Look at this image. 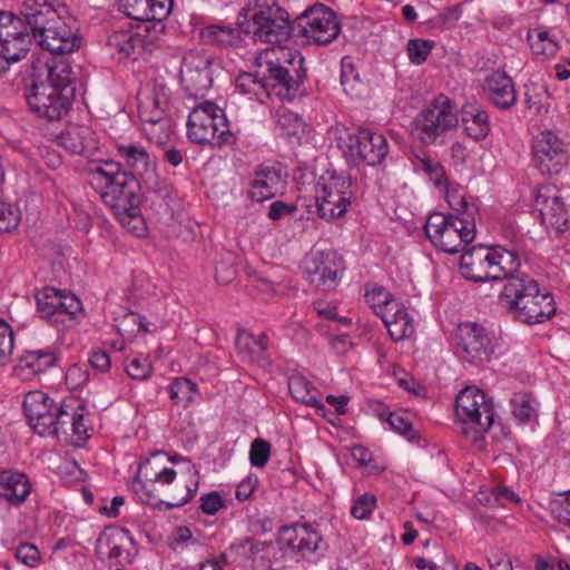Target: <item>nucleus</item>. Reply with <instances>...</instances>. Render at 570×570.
<instances>
[{
    "instance_id": "nucleus-40",
    "label": "nucleus",
    "mask_w": 570,
    "mask_h": 570,
    "mask_svg": "<svg viewBox=\"0 0 570 570\" xmlns=\"http://www.w3.org/2000/svg\"><path fill=\"white\" fill-rule=\"evenodd\" d=\"M235 85L240 94L249 95L261 102L271 96V92L265 87L263 78L258 76L257 69L255 70V73H240L236 78Z\"/></svg>"
},
{
    "instance_id": "nucleus-36",
    "label": "nucleus",
    "mask_w": 570,
    "mask_h": 570,
    "mask_svg": "<svg viewBox=\"0 0 570 570\" xmlns=\"http://www.w3.org/2000/svg\"><path fill=\"white\" fill-rule=\"evenodd\" d=\"M490 248L493 281H500L503 278L510 281L512 277H522V275H514L520 267V257L517 253L508 250L501 246H493Z\"/></svg>"
},
{
    "instance_id": "nucleus-23",
    "label": "nucleus",
    "mask_w": 570,
    "mask_h": 570,
    "mask_svg": "<svg viewBox=\"0 0 570 570\" xmlns=\"http://www.w3.org/2000/svg\"><path fill=\"white\" fill-rule=\"evenodd\" d=\"M490 254L491 248L483 245L465 250L460 259L463 277L476 283L493 281Z\"/></svg>"
},
{
    "instance_id": "nucleus-30",
    "label": "nucleus",
    "mask_w": 570,
    "mask_h": 570,
    "mask_svg": "<svg viewBox=\"0 0 570 570\" xmlns=\"http://www.w3.org/2000/svg\"><path fill=\"white\" fill-rule=\"evenodd\" d=\"M484 89L491 101L501 109H509L517 101L514 83L505 73L495 71L488 76Z\"/></svg>"
},
{
    "instance_id": "nucleus-15",
    "label": "nucleus",
    "mask_w": 570,
    "mask_h": 570,
    "mask_svg": "<svg viewBox=\"0 0 570 570\" xmlns=\"http://www.w3.org/2000/svg\"><path fill=\"white\" fill-rule=\"evenodd\" d=\"M534 204L539 210L541 223L548 229L556 232L557 235L569 229V214L554 184L538 185L534 190Z\"/></svg>"
},
{
    "instance_id": "nucleus-19",
    "label": "nucleus",
    "mask_w": 570,
    "mask_h": 570,
    "mask_svg": "<svg viewBox=\"0 0 570 570\" xmlns=\"http://www.w3.org/2000/svg\"><path fill=\"white\" fill-rule=\"evenodd\" d=\"M347 149L352 158L368 166L380 164L389 153L386 138L368 128H360L350 135Z\"/></svg>"
},
{
    "instance_id": "nucleus-5",
    "label": "nucleus",
    "mask_w": 570,
    "mask_h": 570,
    "mask_svg": "<svg viewBox=\"0 0 570 570\" xmlns=\"http://www.w3.org/2000/svg\"><path fill=\"white\" fill-rule=\"evenodd\" d=\"M237 24L242 31L255 41L271 43L274 47H283L294 36V22H291L286 10L272 4H257L248 16L239 13Z\"/></svg>"
},
{
    "instance_id": "nucleus-7",
    "label": "nucleus",
    "mask_w": 570,
    "mask_h": 570,
    "mask_svg": "<svg viewBox=\"0 0 570 570\" xmlns=\"http://www.w3.org/2000/svg\"><path fill=\"white\" fill-rule=\"evenodd\" d=\"M424 230L435 247L455 254L463 250L475 237L473 210L460 215L433 213L428 217Z\"/></svg>"
},
{
    "instance_id": "nucleus-53",
    "label": "nucleus",
    "mask_w": 570,
    "mask_h": 570,
    "mask_svg": "<svg viewBox=\"0 0 570 570\" xmlns=\"http://www.w3.org/2000/svg\"><path fill=\"white\" fill-rule=\"evenodd\" d=\"M524 95L528 109L533 110L538 115L548 111V108L543 101L547 91L542 86L539 87L534 83L527 85Z\"/></svg>"
},
{
    "instance_id": "nucleus-24",
    "label": "nucleus",
    "mask_w": 570,
    "mask_h": 570,
    "mask_svg": "<svg viewBox=\"0 0 570 570\" xmlns=\"http://www.w3.org/2000/svg\"><path fill=\"white\" fill-rule=\"evenodd\" d=\"M173 6V0H119L120 11L141 22H161L169 16Z\"/></svg>"
},
{
    "instance_id": "nucleus-13",
    "label": "nucleus",
    "mask_w": 570,
    "mask_h": 570,
    "mask_svg": "<svg viewBox=\"0 0 570 570\" xmlns=\"http://www.w3.org/2000/svg\"><path fill=\"white\" fill-rule=\"evenodd\" d=\"M99 188L101 199L121 224L126 223V218L138 220L141 203L139 180H105Z\"/></svg>"
},
{
    "instance_id": "nucleus-50",
    "label": "nucleus",
    "mask_w": 570,
    "mask_h": 570,
    "mask_svg": "<svg viewBox=\"0 0 570 570\" xmlns=\"http://www.w3.org/2000/svg\"><path fill=\"white\" fill-rule=\"evenodd\" d=\"M75 412L76 411L71 409L69 405H59L53 415V422L49 435H68L75 420Z\"/></svg>"
},
{
    "instance_id": "nucleus-38",
    "label": "nucleus",
    "mask_w": 570,
    "mask_h": 570,
    "mask_svg": "<svg viewBox=\"0 0 570 570\" xmlns=\"http://www.w3.org/2000/svg\"><path fill=\"white\" fill-rule=\"evenodd\" d=\"M291 395L298 402L324 411L325 406L317 396V390L303 375L295 374L288 380Z\"/></svg>"
},
{
    "instance_id": "nucleus-45",
    "label": "nucleus",
    "mask_w": 570,
    "mask_h": 570,
    "mask_svg": "<svg viewBox=\"0 0 570 570\" xmlns=\"http://www.w3.org/2000/svg\"><path fill=\"white\" fill-rule=\"evenodd\" d=\"M454 183L455 181L451 180H435V185L438 187H444L446 202L453 210L458 212V215L471 210H473L474 215L476 213V207L474 205H470L466 199V196L462 193H459V190L455 189Z\"/></svg>"
},
{
    "instance_id": "nucleus-16",
    "label": "nucleus",
    "mask_w": 570,
    "mask_h": 570,
    "mask_svg": "<svg viewBox=\"0 0 570 570\" xmlns=\"http://www.w3.org/2000/svg\"><path fill=\"white\" fill-rule=\"evenodd\" d=\"M212 55L204 50L188 51L183 58L180 79L185 91L195 98L204 97L213 83Z\"/></svg>"
},
{
    "instance_id": "nucleus-8",
    "label": "nucleus",
    "mask_w": 570,
    "mask_h": 570,
    "mask_svg": "<svg viewBox=\"0 0 570 570\" xmlns=\"http://www.w3.org/2000/svg\"><path fill=\"white\" fill-rule=\"evenodd\" d=\"M455 414L463 434L475 444L483 443V433L494 422L493 405L484 392L471 386L462 390L455 399Z\"/></svg>"
},
{
    "instance_id": "nucleus-43",
    "label": "nucleus",
    "mask_w": 570,
    "mask_h": 570,
    "mask_svg": "<svg viewBox=\"0 0 570 570\" xmlns=\"http://www.w3.org/2000/svg\"><path fill=\"white\" fill-rule=\"evenodd\" d=\"M196 384L186 377H177L169 385V397L174 404L187 407L194 402Z\"/></svg>"
},
{
    "instance_id": "nucleus-25",
    "label": "nucleus",
    "mask_w": 570,
    "mask_h": 570,
    "mask_svg": "<svg viewBox=\"0 0 570 570\" xmlns=\"http://www.w3.org/2000/svg\"><path fill=\"white\" fill-rule=\"evenodd\" d=\"M169 92L165 86L145 88L138 92V115L142 122L168 115Z\"/></svg>"
},
{
    "instance_id": "nucleus-48",
    "label": "nucleus",
    "mask_w": 570,
    "mask_h": 570,
    "mask_svg": "<svg viewBox=\"0 0 570 570\" xmlns=\"http://www.w3.org/2000/svg\"><path fill=\"white\" fill-rule=\"evenodd\" d=\"M412 165L417 175H425L433 178H446L445 170L441 163L426 153L416 155L412 159Z\"/></svg>"
},
{
    "instance_id": "nucleus-1",
    "label": "nucleus",
    "mask_w": 570,
    "mask_h": 570,
    "mask_svg": "<svg viewBox=\"0 0 570 570\" xmlns=\"http://www.w3.org/2000/svg\"><path fill=\"white\" fill-rule=\"evenodd\" d=\"M67 8L50 0H24L20 14L38 45L52 53L66 55L80 47L76 20Z\"/></svg>"
},
{
    "instance_id": "nucleus-3",
    "label": "nucleus",
    "mask_w": 570,
    "mask_h": 570,
    "mask_svg": "<svg viewBox=\"0 0 570 570\" xmlns=\"http://www.w3.org/2000/svg\"><path fill=\"white\" fill-rule=\"evenodd\" d=\"M255 67L266 89L284 97L295 92L306 77L303 56L286 47L272 46L261 50Z\"/></svg>"
},
{
    "instance_id": "nucleus-11",
    "label": "nucleus",
    "mask_w": 570,
    "mask_h": 570,
    "mask_svg": "<svg viewBox=\"0 0 570 570\" xmlns=\"http://www.w3.org/2000/svg\"><path fill=\"white\" fill-rule=\"evenodd\" d=\"M277 542L281 549H286L308 562L320 560L327 548L321 531L309 523L282 527Z\"/></svg>"
},
{
    "instance_id": "nucleus-33",
    "label": "nucleus",
    "mask_w": 570,
    "mask_h": 570,
    "mask_svg": "<svg viewBox=\"0 0 570 570\" xmlns=\"http://www.w3.org/2000/svg\"><path fill=\"white\" fill-rule=\"evenodd\" d=\"M461 122L466 135L475 141L484 139L490 131L488 114L475 102L461 108Z\"/></svg>"
},
{
    "instance_id": "nucleus-17",
    "label": "nucleus",
    "mask_w": 570,
    "mask_h": 570,
    "mask_svg": "<svg viewBox=\"0 0 570 570\" xmlns=\"http://www.w3.org/2000/svg\"><path fill=\"white\" fill-rule=\"evenodd\" d=\"M455 340L461 350L462 358L481 365L491 360L494 346L487 330L476 323H461L455 331Z\"/></svg>"
},
{
    "instance_id": "nucleus-32",
    "label": "nucleus",
    "mask_w": 570,
    "mask_h": 570,
    "mask_svg": "<svg viewBox=\"0 0 570 570\" xmlns=\"http://www.w3.org/2000/svg\"><path fill=\"white\" fill-rule=\"evenodd\" d=\"M56 355L50 350L26 351L19 358L14 372L23 380L46 372L53 366Z\"/></svg>"
},
{
    "instance_id": "nucleus-2",
    "label": "nucleus",
    "mask_w": 570,
    "mask_h": 570,
    "mask_svg": "<svg viewBox=\"0 0 570 570\" xmlns=\"http://www.w3.org/2000/svg\"><path fill=\"white\" fill-rule=\"evenodd\" d=\"M500 302L515 320L530 325L550 320L557 311L552 294L542 291L535 279L524 274L507 281Z\"/></svg>"
},
{
    "instance_id": "nucleus-49",
    "label": "nucleus",
    "mask_w": 570,
    "mask_h": 570,
    "mask_svg": "<svg viewBox=\"0 0 570 570\" xmlns=\"http://www.w3.org/2000/svg\"><path fill=\"white\" fill-rule=\"evenodd\" d=\"M230 549H244L246 550V556L248 559L256 560L257 558H261L264 560L266 559L265 552L268 553L271 550H273V543L256 541L253 538L246 537L232 543Z\"/></svg>"
},
{
    "instance_id": "nucleus-62",
    "label": "nucleus",
    "mask_w": 570,
    "mask_h": 570,
    "mask_svg": "<svg viewBox=\"0 0 570 570\" xmlns=\"http://www.w3.org/2000/svg\"><path fill=\"white\" fill-rule=\"evenodd\" d=\"M16 558L28 567H36L40 561V551L37 546L23 542L17 547Z\"/></svg>"
},
{
    "instance_id": "nucleus-60",
    "label": "nucleus",
    "mask_w": 570,
    "mask_h": 570,
    "mask_svg": "<svg viewBox=\"0 0 570 570\" xmlns=\"http://www.w3.org/2000/svg\"><path fill=\"white\" fill-rule=\"evenodd\" d=\"M127 374L135 380H147L151 372L153 366L146 357H134L126 365Z\"/></svg>"
},
{
    "instance_id": "nucleus-59",
    "label": "nucleus",
    "mask_w": 570,
    "mask_h": 570,
    "mask_svg": "<svg viewBox=\"0 0 570 570\" xmlns=\"http://www.w3.org/2000/svg\"><path fill=\"white\" fill-rule=\"evenodd\" d=\"M276 189L268 180H253L250 188L247 190V196L257 203L271 199L275 196Z\"/></svg>"
},
{
    "instance_id": "nucleus-35",
    "label": "nucleus",
    "mask_w": 570,
    "mask_h": 570,
    "mask_svg": "<svg viewBox=\"0 0 570 570\" xmlns=\"http://www.w3.org/2000/svg\"><path fill=\"white\" fill-rule=\"evenodd\" d=\"M145 45L144 37L132 30L115 31L108 38V46L118 53L119 59L132 58L137 60L145 50Z\"/></svg>"
},
{
    "instance_id": "nucleus-37",
    "label": "nucleus",
    "mask_w": 570,
    "mask_h": 570,
    "mask_svg": "<svg viewBox=\"0 0 570 570\" xmlns=\"http://www.w3.org/2000/svg\"><path fill=\"white\" fill-rule=\"evenodd\" d=\"M45 69L47 72V82L43 81V86H51L57 89V91L63 94L69 89L70 98L73 99L76 91V88L72 85L75 75L70 63L65 60H59L55 61L52 65L47 63Z\"/></svg>"
},
{
    "instance_id": "nucleus-42",
    "label": "nucleus",
    "mask_w": 570,
    "mask_h": 570,
    "mask_svg": "<svg viewBox=\"0 0 570 570\" xmlns=\"http://www.w3.org/2000/svg\"><path fill=\"white\" fill-rule=\"evenodd\" d=\"M155 121L142 122V130L150 141L158 145L166 142L174 131V121L168 115L154 119Z\"/></svg>"
},
{
    "instance_id": "nucleus-55",
    "label": "nucleus",
    "mask_w": 570,
    "mask_h": 570,
    "mask_svg": "<svg viewBox=\"0 0 570 570\" xmlns=\"http://www.w3.org/2000/svg\"><path fill=\"white\" fill-rule=\"evenodd\" d=\"M271 456V443L264 439H255L250 444L249 461L253 466L264 468Z\"/></svg>"
},
{
    "instance_id": "nucleus-57",
    "label": "nucleus",
    "mask_w": 570,
    "mask_h": 570,
    "mask_svg": "<svg viewBox=\"0 0 570 570\" xmlns=\"http://www.w3.org/2000/svg\"><path fill=\"white\" fill-rule=\"evenodd\" d=\"M255 178H287L286 167L278 160H265L255 169Z\"/></svg>"
},
{
    "instance_id": "nucleus-29",
    "label": "nucleus",
    "mask_w": 570,
    "mask_h": 570,
    "mask_svg": "<svg viewBox=\"0 0 570 570\" xmlns=\"http://www.w3.org/2000/svg\"><path fill=\"white\" fill-rule=\"evenodd\" d=\"M58 144L72 154H86L97 148L95 134L85 125H70L57 137Z\"/></svg>"
},
{
    "instance_id": "nucleus-56",
    "label": "nucleus",
    "mask_w": 570,
    "mask_h": 570,
    "mask_svg": "<svg viewBox=\"0 0 570 570\" xmlns=\"http://www.w3.org/2000/svg\"><path fill=\"white\" fill-rule=\"evenodd\" d=\"M341 85L347 95L356 94L361 85L354 65L346 58L342 60Z\"/></svg>"
},
{
    "instance_id": "nucleus-44",
    "label": "nucleus",
    "mask_w": 570,
    "mask_h": 570,
    "mask_svg": "<svg viewBox=\"0 0 570 570\" xmlns=\"http://www.w3.org/2000/svg\"><path fill=\"white\" fill-rule=\"evenodd\" d=\"M527 39L532 52L537 56L550 57L558 51L557 41L551 39L546 30H531L528 32Z\"/></svg>"
},
{
    "instance_id": "nucleus-9",
    "label": "nucleus",
    "mask_w": 570,
    "mask_h": 570,
    "mask_svg": "<svg viewBox=\"0 0 570 570\" xmlns=\"http://www.w3.org/2000/svg\"><path fill=\"white\" fill-rule=\"evenodd\" d=\"M336 14L328 7L317 3L294 21V37L305 38L307 42L327 45L340 33Z\"/></svg>"
},
{
    "instance_id": "nucleus-27",
    "label": "nucleus",
    "mask_w": 570,
    "mask_h": 570,
    "mask_svg": "<svg viewBox=\"0 0 570 570\" xmlns=\"http://www.w3.org/2000/svg\"><path fill=\"white\" fill-rule=\"evenodd\" d=\"M350 203L351 195L346 190H333L324 184L321 190L316 191L317 214L327 222L343 216Z\"/></svg>"
},
{
    "instance_id": "nucleus-39",
    "label": "nucleus",
    "mask_w": 570,
    "mask_h": 570,
    "mask_svg": "<svg viewBox=\"0 0 570 570\" xmlns=\"http://www.w3.org/2000/svg\"><path fill=\"white\" fill-rule=\"evenodd\" d=\"M30 45V36L18 37L12 42H0V73L6 72L11 63L23 59Z\"/></svg>"
},
{
    "instance_id": "nucleus-51",
    "label": "nucleus",
    "mask_w": 570,
    "mask_h": 570,
    "mask_svg": "<svg viewBox=\"0 0 570 570\" xmlns=\"http://www.w3.org/2000/svg\"><path fill=\"white\" fill-rule=\"evenodd\" d=\"M19 22L11 12L0 11V42H12L18 37L30 36L19 29Z\"/></svg>"
},
{
    "instance_id": "nucleus-61",
    "label": "nucleus",
    "mask_w": 570,
    "mask_h": 570,
    "mask_svg": "<svg viewBox=\"0 0 570 570\" xmlns=\"http://www.w3.org/2000/svg\"><path fill=\"white\" fill-rule=\"evenodd\" d=\"M386 421L395 432L406 436L410 441H413L417 438L412 423L405 415L399 413H390Z\"/></svg>"
},
{
    "instance_id": "nucleus-54",
    "label": "nucleus",
    "mask_w": 570,
    "mask_h": 570,
    "mask_svg": "<svg viewBox=\"0 0 570 570\" xmlns=\"http://www.w3.org/2000/svg\"><path fill=\"white\" fill-rule=\"evenodd\" d=\"M434 42L424 39H412L407 43V53L410 60L415 65L423 63L431 53Z\"/></svg>"
},
{
    "instance_id": "nucleus-12",
    "label": "nucleus",
    "mask_w": 570,
    "mask_h": 570,
    "mask_svg": "<svg viewBox=\"0 0 570 570\" xmlns=\"http://www.w3.org/2000/svg\"><path fill=\"white\" fill-rule=\"evenodd\" d=\"M67 92L57 91L51 86H43L38 77L32 79L31 86L26 90L24 98L32 112L48 121L60 120L71 107L73 99Z\"/></svg>"
},
{
    "instance_id": "nucleus-28",
    "label": "nucleus",
    "mask_w": 570,
    "mask_h": 570,
    "mask_svg": "<svg viewBox=\"0 0 570 570\" xmlns=\"http://www.w3.org/2000/svg\"><path fill=\"white\" fill-rule=\"evenodd\" d=\"M118 151L126 168L122 173L125 176H130L131 178H144L145 176L150 177L155 175V165L142 147L135 145H121L118 147Z\"/></svg>"
},
{
    "instance_id": "nucleus-52",
    "label": "nucleus",
    "mask_w": 570,
    "mask_h": 570,
    "mask_svg": "<svg viewBox=\"0 0 570 570\" xmlns=\"http://www.w3.org/2000/svg\"><path fill=\"white\" fill-rule=\"evenodd\" d=\"M302 126V119L289 110H282L276 115V127L281 130L282 135L294 136Z\"/></svg>"
},
{
    "instance_id": "nucleus-47",
    "label": "nucleus",
    "mask_w": 570,
    "mask_h": 570,
    "mask_svg": "<svg viewBox=\"0 0 570 570\" xmlns=\"http://www.w3.org/2000/svg\"><path fill=\"white\" fill-rule=\"evenodd\" d=\"M365 302L380 317H382V312H386L392 303H399L384 287L376 285L366 288Z\"/></svg>"
},
{
    "instance_id": "nucleus-14",
    "label": "nucleus",
    "mask_w": 570,
    "mask_h": 570,
    "mask_svg": "<svg viewBox=\"0 0 570 570\" xmlns=\"http://www.w3.org/2000/svg\"><path fill=\"white\" fill-rule=\"evenodd\" d=\"M35 297L40 316L53 325H69L82 311L81 302L73 294H63L55 287H45Z\"/></svg>"
},
{
    "instance_id": "nucleus-46",
    "label": "nucleus",
    "mask_w": 570,
    "mask_h": 570,
    "mask_svg": "<svg viewBox=\"0 0 570 570\" xmlns=\"http://www.w3.org/2000/svg\"><path fill=\"white\" fill-rule=\"evenodd\" d=\"M235 344L239 352H248L259 356L268 346V337L265 333L255 337L252 333L240 330L236 335Z\"/></svg>"
},
{
    "instance_id": "nucleus-34",
    "label": "nucleus",
    "mask_w": 570,
    "mask_h": 570,
    "mask_svg": "<svg viewBox=\"0 0 570 570\" xmlns=\"http://www.w3.org/2000/svg\"><path fill=\"white\" fill-rule=\"evenodd\" d=\"M242 29L224 24H208L202 28L199 37L203 43L222 49L238 48L243 41Z\"/></svg>"
},
{
    "instance_id": "nucleus-41",
    "label": "nucleus",
    "mask_w": 570,
    "mask_h": 570,
    "mask_svg": "<svg viewBox=\"0 0 570 570\" xmlns=\"http://www.w3.org/2000/svg\"><path fill=\"white\" fill-rule=\"evenodd\" d=\"M511 405L512 415L519 423H528L537 417L535 399L527 392L514 393Z\"/></svg>"
},
{
    "instance_id": "nucleus-6",
    "label": "nucleus",
    "mask_w": 570,
    "mask_h": 570,
    "mask_svg": "<svg viewBox=\"0 0 570 570\" xmlns=\"http://www.w3.org/2000/svg\"><path fill=\"white\" fill-rule=\"evenodd\" d=\"M187 137L191 142L223 148L236 142L225 111L212 101L195 106L187 119Z\"/></svg>"
},
{
    "instance_id": "nucleus-4",
    "label": "nucleus",
    "mask_w": 570,
    "mask_h": 570,
    "mask_svg": "<svg viewBox=\"0 0 570 570\" xmlns=\"http://www.w3.org/2000/svg\"><path fill=\"white\" fill-rule=\"evenodd\" d=\"M159 454L153 455L139 465L137 476L132 482V490L139 497L141 502L157 505L165 503L167 509L179 508L188 503L196 494L197 482L191 485L180 480L175 483L174 494L170 501H158L154 492L157 484H171L175 482L177 472L167 466H160L158 462Z\"/></svg>"
},
{
    "instance_id": "nucleus-64",
    "label": "nucleus",
    "mask_w": 570,
    "mask_h": 570,
    "mask_svg": "<svg viewBox=\"0 0 570 570\" xmlns=\"http://www.w3.org/2000/svg\"><path fill=\"white\" fill-rule=\"evenodd\" d=\"M200 510L207 515L216 514L220 509L225 508V500L217 491L206 493L200 499Z\"/></svg>"
},
{
    "instance_id": "nucleus-26",
    "label": "nucleus",
    "mask_w": 570,
    "mask_h": 570,
    "mask_svg": "<svg viewBox=\"0 0 570 570\" xmlns=\"http://www.w3.org/2000/svg\"><path fill=\"white\" fill-rule=\"evenodd\" d=\"M30 492L31 484L24 473L16 470L0 471V500L18 507L27 500Z\"/></svg>"
},
{
    "instance_id": "nucleus-58",
    "label": "nucleus",
    "mask_w": 570,
    "mask_h": 570,
    "mask_svg": "<svg viewBox=\"0 0 570 570\" xmlns=\"http://www.w3.org/2000/svg\"><path fill=\"white\" fill-rule=\"evenodd\" d=\"M376 507V498L373 494L364 493L360 495L351 508V514L358 520H364L371 515Z\"/></svg>"
},
{
    "instance_id": "nucleus-22",
    "label": "nucleus",
    "mask_w": 570,
    "mask_h": 570,
    "mask_svg": "<svg viewBox=\"0 0 570 570\" xmlns=\"http://www.w3.org/2000/svg\"><path fill=\"white\" fill-rule=\"evenodd\" d=\"M344 271V262L335 252L321 253L317 258L306 263L305 272L317 287L330 291L336 287Z\"/></svg>"
},
{
    "instance_id": "nucleus-63",
    "label": "nucleus",
    "mask_w": 570,
    "mask_h": 570,
    "mask_svg": "<svg viewBox=\"0 0 570 570\" xmlns=\"http://www.w3.org/2000/svg\"><path fill=\"white\" fill-rule=\"evenodd\" d=\"M550 512L558 522L570 527V490L567 497L550 503Z\"/></svg>"
},
{
    "instance_id": "nucleus-21",
    "label": "nucleus",
    "mask_w": 570,
    "mask_h": 570,
    "mask_svg": "<svg viewBox=\"0 0 570 570\" xmlns=\"http://www.w3.org/2000/svg\"><path fill=\"white\" fill-rule=\"evenodd\" d=\"M134 544L130 532L124 528H108L97 539L96 551L107 558L110 566H122L130 561L129 547Z\"/></svg>"
},
{
    "instance_id": "nucleus-31",
    "label": "nucleus",
    "mask_w": 570,
    "mask_h": 570,
    "mask_svg": "<svg viewBox=\"0 0 570 570\" xmlns=\"http://www.w3.org/2000/svg\"><path fill=\"white\" fill-rule=\"evenodd\" d=\"M381 318L395 342L407 338L414 333L413 318L400 302L392 303L386 312H382Z\"/></svg>"
},
{
    "instance_id": "nucleus-18",
    "label": "nucleus",
    "mask_w": 570,
    "mask_h": 570,
    "mask_svg": "<svg viewBox=\"0 0 570 570\" xmlns=\"http://www.w3.org/2000/svg\"><path fill=\"white\" fill-rule=\"evenodd\" d=\"M564 144L552 131L540 132L533 142V163L542 176H557L567 164Z\"/></svg>"
},
{
    "instance_id": "nucleus-10",
    "label": "nucleus",
    "mask_w": 570,
    "mask_h": 570,
    "mask_svg": "<svg viewBox=\"0 0 570 570\" xmlns=\"http://www.w3.org/2000/svg\"><path fill=\"white\" fill-rule=\"evenodd\" d=\"M455 104L444 95L438 96L415 120L417 138L433 144L440 136L456 127L459 122Z\"/></svg>"
},
{
    "instance_id": "nucleus-20",
    "label": "nucleus",
    "mask_w": 570,
    "mask_h": 570,
    "mask_svg": "<svg viewBox=\"0 0 570 570\" xmlns=\"http://www.w3.org/2000/svg\"><path fill=\"white\" fill-rule=\"evenodd\" d=\"M58 403L42 391H30L23 400V411L29 425L41 436H48Z\"/></svg>"
}]
</instances>
